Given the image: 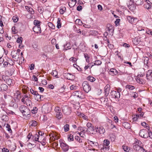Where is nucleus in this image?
<instances>
[{"mask_svg": "<svg viewBox=\"0 0 152 152\" xmlns=\"http://www.w3.org/2000/svg\"><path fill=\"white\" fill-rule=\"evenodd\" d=\"M19 110L22 113L23 116H27L28 117L30 116V110L26 106L23 105H21L19 107Z\"/></svg>", "mask_w": 152, "mask_h": 152, "instance_id": "nucleus-1", "label": "nucleus"}, {"mask_svg": "<svg viewBox=\"0 0 152 152\" xmlns=\"http://www.w3.org/2000/svg\"><path fill=\"white\" fill-rule=\"evenodd\" d=\"M84 91L86 93L88 92L91 89V87L88 82L84 81L82 84Z\"/></svg>", "mask_w": 152, "mask_h": 152, "instance_id": "nucleus-2", "label": "nucleus"}, {"mask_svg": "<svg viewBox=\"0 0 152 152\" xmlns=\"http://www.w3.org/2000/svg\"><path fill=\"white\" fill-rule=\"evenodd\" d=\"M55 111L56 113V118L58 119H61L63 116L61 108L58 107H56L55 109Z\"/></svg>", "mask_w": 152, "mask_h": 152, "instance_id": "nucleus-3", "label": "nucleus"}, {"mask_svg": "<svg viewBox=\"0 0 152 152\" xmlns=\"http://www.w3.org/2000/svg\"><path fill=\"white\" fill-rule=\"evenodd\" d=\"M148 132L145 129H142L139 132V135L141 137L146 138L148 137Z\"/></svg>", "mask_w": 152, "mask_h": 152, "instance_id": "nucleus-4", "label": "nucleus"}, {"mask_svg": "<svg viewBox=\"0 0 152 152\" xmlns=\"http://www.w3.org/2000/svg\"><path fill=\"white\" fill-rule=\"evenodd\" d=\"M110 141L107 139L104 140L103 142L102 149L104 151H108L109 149V145L110 144Z\"/></svg>", "mask_w": 152, "mask_h": 152, "instance_id": "nucleus-5", "label": "nucleus"}, {"mask_svg": "<svg viewBox=\"0 0 152 152\" xmlns=\"http://www.w3.org/2000/svg\"><path fill=\"white\" fill-rule=\"evenodd\" d=\"M110 95L112 98L119 99L120 97V94L115 91H112L110 93Z\"/></svg>", "mask_w": 152, "mask_h": 152, "instance_id": "nucleus-6", "label": "nucleus"}, {"mask_svg": "<svg viewBox=\"0 0 152 152\" xmlns=\"http://www.w3.org/2000/svg\"><path fill=\"white\" fill-rule=\"evenodd\" d=\"M2 78L3 80L5 81L6 83L8 85H11L13 83V80L7 76L3 75L2 76Z\"/></svg>", "mask_w": 152, "mask_h": 152, "instance_id": "nucleus-7", "label": "nucleus"}, {"mask_svg": "<svg viewBox=\"0 0 152 152\" xmlns=\"http://www.w3.org/2000/svg\"><path fill=\"white\" fill-rule=\"evenodd\" d=\"M21 94L20 92L17 91L15 93L14 100L16 102H18L20 101V99L22 97Z\"/></svg>", "mask_w": 152, "mask_h": 152, "instance_id": "nucleus-8", "label": "nucleus"}, {"mask_svg": "<svg viewBox=\"0 0 152 152\" xmlns=\"http://www.w3.org/2000/svg\"><path fill=\"white\" fill-rule=\"evenodd\" d=\"M60 147L64 152H66L69 150V146L65 143L61 142L60 144Z\"/></svg>", "mask_w": 152, "mask_h": 152, "instance_id": "nucleus-9", "label": "nucleus"}, {"mask_svg": "<svg viewBox=\"0 0 152 152\" xmlns=\"http://www.w3.org/2000/svg\"><path fill=\"white\" fill-rule=\"evenodd\" d=\"M30 99V96L28 94H24L22 96V98L21 100V102L23 103H25V102Z\"/></svg>", "mask_w": 152, "mask_h": 152, "instance_id": "nucleus-10", "label": "nucleus"}, {"mask_svg": "<svg viewBox=\"0 0 152 152\" xmlns=\"http://www.w3.org/2000/svg\"><path fill=\"white\" fill-rule=\"evenodd\" d=\"M96 131L100 134H103L105 132V130L103 127L97 126L95 127Z\"/></svg>", "mask_w": 152, "mask_h": 152, "instance_id": "nucleus-11", "label": "nucleus"}, {"mask_svg": "<svg viewBox=\"0 0 152 152\" xmlns=\"http://www.w3.org/2000/svg\"><path fill=\"white\" fill-rule=\"evenodd\" d=\"M73 94L81 99L83 98L82 93L80 91H75L73 93Z\"/></svg>", "mask_w": 152, "mask_h": 152, "instance_id": "nucleus-12", "label": "nucleus"}, {"mask_svg": "<svg viewBox=\"0 0 152 152\" xmlns=\"http://www.w3.org/2000/svg\"><path fill=\"white\" fill-rule=\"evenodd\" d=\"M110 89V86L107 84L104 88V91L105 93V96H107L109 94V91Z\"/></svg>", "mask_w": 152, "mask_h": 152, "instance_id": "nucleus-13", "label": "nucleus"}, {"mask_svg": "<svg viewBox=\"0 0 152 152\" xmlns=\"http://www.w3.org/2000/svg\"><path fill=\"white\" fill-rule=\"evenodd\" d=\"M65 77L67 79L70 80H73L75 78V76L69 73L65 74Z\"/></svg>", "mask_w": 152, "mask_h": 152, "instance_id": "nucleus-14", "label": "nucleus"}, {"mask_svg": "<svg viewBox=\"0 0 152 152\" xmlns=\"http://www.w3.org/2000/svg\"><path fill=\"white\" fill-rule=\"evenodd\" d=\"M108 72L110 75L112 76L116 75L118 73V72L114 68L111 69H110Z\"/></svg>", "mask_w": 152, "mask_h": 152, "instance_id": "nucleus-15", "label": "nucleus"}, {"mask_svg": "<svg viewBox=\"0 0 152 152\" xmlns=\"http://www.w3.org/2000/svg\"><path fill=\"white\" fill-rule=\"evenodd\" d=\"M88 142L90 145H91L93 148H95L98 145V143L96 142H93L91 140H88Z\"/></svg>", "mask_w": 152, "mask_h": 152, "instance_id": "nucleus-16", "label": "nucleus"}, {"mask_svg": "<svg viewBox=\"0 0 152 152\" xmlns=\"http://www.w3.org/2000/svg\"><path fill=\"white\" fill-rule=\"evenodd\" d=\"M33 31L37 33H41V30L40 26H35L33 28Z\"/></svg>", "mask_w": 152, "mask_h": 152, "instance_id": "nucleus-17", "label": "nucleus"}, {"mask_svg": "<svg viewBox=\"0 0 152 152\" xmlns=\"http://www.w3.org/2000/svg\"><path fill=\"white\" fill-rule=\"evenodd\" d=\"M141 41V39L140 37H135L133 40V42L134 44L137 45Z\"/></svg>", "mask_w": 152, "mask_h": 152, "instance_id": "nucleus-18", "label": "nucleus"}, {"mask_svg": "<svg viewBox=\"0 0 152 152\" xmlns=\"http://www.w3.org/2000/svg\"><path fill=\"white\" fill-rule=\"evenodd\" d=\"M152 71L149 70L147 72L146 74V77L147 80H150L152 78Z\"/></svg>", "mask_w": 152, "mask_h": 152, "instance_id": "nucleus-19", "label": "nucleus"}, {"mask_svg": "<svg viewBox=\"0 0 152 152\" xmlns=\"http://www.w3.org/2000/svg\"><path fill=\"white\" fill-rule=\"evenodd\" d=\"M142 145H133V149L137 151H140L142 148Z\"/></svg>", "mask_w": 152, "mask_h": 152, "instance_id": "nucleus-20", "label": "nucleus"}, {"mask_svg": "<svg viewBox=\"0 0 152 152\" xmlns=\"http://www.w3.org/2000/svg\"><path fill=\"white\" fill-rule=\"evenodd\" d=\"M42 108L45 113H48L50 111V110L48 109L49 107L47 105H43Z\"/></svg>", "mask_w": 152, "mask_h": 152, "instance_id": "nucleus-21", "label": "nucleus"}, {"mask_svg": "<svg viewBox=\"0 0 152 152\" xmlns=\"http://www.w3.org/2000/svg\"><path fill=\"white\" fill-rule=\"evenodd\" d=\"M62 111L65 113H69L70 110V108L67 106H65L62 108Z\"/></svg>", "mask_w": 152, "mask_h": 152, "instance_id": "nucleus-22", "label": "nucleus"}, {"mask_svg": "<svg viewBox=\"0 0 152 152\" xmlns=\"http://www.w3.org/2000/svg\"><path fill=\"white\" fill-rule=\"evenodd\" d=\"M77 115L79 117L83 118L85 120H88V117L83 113L78 112L77 113Z\"/></svg>", "mask_w": 152, "mask_h": 152, "instance_id": "nucleus-23", "label": "nucleus"}, {"mask_svg": "<svg viewBox=\"0 0 152 152\" xmlns=\"http://www.w3.org/2000/svg\"><path fill=\"white\" fill-rule=\"evenodd\" d=\"M76 3V0H71L69 2L68 4L70 7H72L75 5Z\"/></svg>", "mask_w": 152, "mask_h": 152, "instance_id": "nucleus-24", "label": "nucleus"}, {"mask_svg": "<svg viewBox=\"0 0 152 152\" xmlns=\"http://www.w3.org/2000/svg\"><path fill=\"white\" fill-rule=\"evenodd\" d=\"M41 97H43V96L40 95L37 93V94L35 95V98L36 100H37L38 101L42 100V99L41 98Z\"/></svg>", "mask_w": 152, "mask_h": 152, "instance_id": "nucleus-25", "label": "nucleus"}, {"mask_svg": "<svg viewBox=\"0 0 152 152\" xmlns=\"http://www.w3.org/2000/svg\"><path fill=\"white\" fill-rule=\"evenodd\" d=\"M29 124L32 126H35L37 125V123L35 121L32 120L30 122Z\"/></svg>", "mask_w": 152, "mask_h": 152, "instance_id": "nucleus-26", "label": "nucleus"}, {"mask_svg": "<svg viewBox=\"0 0 152 152\" xmlns=\"http://www.w3.org/2000/svg\"><path fill=\"white\" fill-rule=\"evenodd\" d=\"M1 91H5L8 88L7 86L4 84H2L1 85Z\"/></svg>", "mask_w": 152, "mask_h": 152, "instance_id": "nucleus-27", "label": "nucleus"}, {"mask_svg": "<svg viewBox=\"0 0 152 152\" xmlns=\"http://www.w3.org/2000/svg\"><path fill=\"white\" fill-rule=\"evenodd\" d=\"M146 1H147V3L145 4L144 5V7L145 8L148 9H149L151 8V6L150 5V4L148 3V2H150L149 1H148L147 0H146Z\"/></svg>", "mask_w": 152, "mask_h": 152, "instance_id": "nucleus-28", "label": "nucleus"}, {"mask_svg": "<svg viewBox=\"0 0 152 152\" xmlns=\"http://www.w3.org/2000/svg\"><path fill=\"white\" fill-rule=\"evenodd\" d=\"M126 88L128 90H132L135 89V87L134 86L131 85H127L126 86Z\"/></svg>", "mask_w": 152, "mask_h": 152, "instance_id": "nucleus-29", "label": "nucleus"}, {"mask_svg": "<svg viewBox=\"0 0 152 152\" xmlns=\"http://www.w3.org/2000/svg\"><path fill=\"white\" fill-rule=\"evenodd\" d=\"M24 104H26L27 106H29L30 107H31L32 105V102L30 100V99L29 100H27V101L25 102V103H23Z\"/></svg>", "mask_w": 152, "mask_h": 152, "instance_id": "nucleus-30", "label": "nucleus"}, {"mask_svg": "<svg viewBox=\"0 0 152 152\" xmlns=\"http://www.w3.org/2000/svg\"><path fill=\"white\" fill-rule=\"evenodd\" d=\"M51 74L54 77L56 78H58V72L57 71L55 70H53Z\"/></svg>", "mask_w": 152, "mask_h": 152, "instance_id": "nucleus-31", "label": "nucleus"}, {"mask_svg": "<svg viewBox=\"0 0 152 152\" xmlns=\"http://www.w3.org/2000/svg\"><path fill=\"white\" fill-rule=\"evenodd\" d=\"M68 140L69 141H72L74 140V137L72 135L69 134L68 135L67 138Z\"/></svg>", "mask_w": 152, "mask_h": 152, "instance_id": "nucleus-32", "label": "nucleus"}, {"mask_svg": "<svg viewBox=\"0 0 152 152\" xmlns=\"http://www.w3.org/2000/svg\"><path fill=\"white\" fill-rule=\"evenodd\" d=\"M87 80L91 82H93L95 80V79L92 76H89L87 77Z\"/></svg>", "mask_w": 152, "mask_h": 152, "instance_id": "nucleus-33", "label": "nucleus"}, {"mask_svg": "<svg viewBox=\"0 0 152 152\" xmlns=\"http://www.w3.org/2000/svg\"><path fill=\"white\" fill-rule=\"evenodd\" d=\"M37 108L36 107H34L33 109L31 110V111L32 114H34L37 112Z\"/></svg>", "mask_w": 152, "mask_h": 152, "instance_id": "nucleus-34", "label": "nucleus"}, {"mask_svg": "<svg viewBox=\"0 0 152 152\" xmlns=\"http://www.w3.org/2000/svg\"><path fill=\"white\" fill-rule=\"evenodd\" d=\"M64 129L65 132L69 131V125L68 124H65L64 126Z\"/></svg>", "mask_w": 152, "mask_h": 152, "instance_id": "nucleus-35", "label": "nucleus"}, {"mask_svg": "<svg viewBox=\"0 0 152 152\" xmlns=\"http://www.w3.org/2000/svg\"><path fill=\"white\" fill-rule=\"evenodd\" d=\"M144 114V113L143 112H142L140 113V114H136V115L137 116V118L138 119H140L142 118L143 117V115Z\"/></svg>", "mask_w": 152, "mask_h": 152, "instance_id": "nucleus-36", "label": "nucleus"}, {"mask_svg": "<svg viewBox=\"0 0 152 152\" xmlns=\"http://www.w3.org/2000/svg\"><path fill=\"white\" fill-rule=\"evenodd\" d=\"M133 145H142V143L141 141H139L137 139H135L134 143Z\"/></svg>", "mask_w": 152, "mask_h": 152, "instance_id": "nucleus-37", "label": "nucleus"}, {"mask_svg": "<svg viewBox=\"0 0 152 152\" xmlns=\"http://www.w3.org/2000/svg\"><path fill=\"white\" fill-rule=\"evenodd\" d=\"M122 147L123 148L125 151L126 152H129L130 149L128 147L125 146L124 145H123Z\"/></svg>", "mask_w": 152, "mask_h": 152, "instance_id": "nucleus-38", "label": "nucleus"}, {"mask_svg": "<svg viewBox=\"0 0 152 152\" xmlns=\"http://www.w3.org/2000/svg\"><path fill=\"white\" fill-rule=\"evenodd\" d=\"M66 11V8L65 7H63L60 9L59 12L61 14H63Z\"/></svg>", "mask_w": 152, "mask_h": 152, "instance_id": "nucleus-39", "label": "nucleus"}, {"mask_svg": "<svg viewBox=\"0 0 152 152\" xmlns=\"http://www.w3.org/2000/svg\"><path fill=\"white\" fill-rule=\"evenodd\" d=\"M57 23V27L58 28H59L61 27V20L60 18H58V19Z\"/></svg>", "mask_w": 152, "mask_h": 152, "instance_id": "nucleus-40", "label": "nucleus"}, {"mask_svg": "<svg viewBox=\"0 0 152 152\" xmlns=\"http://www.w3.org/2000/svg\"><path fill=\"white\" fill-rule=\"evenodd\" d=\"M75 22L76 24H77L80 25H82L83 24L81 20L79 19H76Z\"/></svg>", "mask_w": 152, "mask_h": 152, "instance_id": "nucleus-41", "label": "nucleus"}, {"mask_svg": "<svg viewBox=\"0 0 152 152\" xmlns=\"http://www.w3.org/2000/svg\"><path fill=\"white\" fill-rule=\"evenodd\" d=\"M84 131L85 130L81 131L80 132H77L81 137H84L85 136L84 134Z\"/></svg>", "mask_w": 152, "mask_h": 152, "instance_id": "nucleus-42", "label": "nucleus"}, {"mask_svg": "<svg viewBox=\"0 0 152 152\" xmlns=\"http://www.w3.org/2000/svg\"><path fill=\"white\" fill-rule=\"evenodd\" d=\"M136 81L137 83H140V84H142V79H140L139 77H136Z\"/></svg>", "mask_w": 152, "mask_h": 152, "instance_id": "nucleus-43", "label": "nucleus"}, {"mask_svg": "<svg viewBox=\"0 0 152 152\" xmlns=\"http://www.w3.org/2000/svg\"><path fill=\"white\" fill-rule=\"evenodd\" d=\"M102 64V62L100 60H96L95 61L94 63V65H100Z\"/></svg>", "mask_w": 152, "mask_h": 152, "instance_id": "nucleus-44", "label": "nucleus"}, {"mask_svg": "<svg viewBox=\"0 0 152 152\" xmlns=\"http://www.w3.org/2000/svg\"><path fill=\"white\" fill-rule=\"evenodd\" d=\"M48 26L50 28H51L52 29H54L55 28V26L51 22H49L48 23Z\"/></svg>", "mask_w": 152, "mask_h": 152, "instance_id": "nucleus-45", "label": "nucleus"}, {"mask_svg": "<svg viewBox=\"0 0 152 152\" xmlns=\"http://www.w3.org/2000/svg\"><path fill=\"white\" fill-rule=\"evenodd\" d=\"M34 24L35 25V26H40V22L39 21L35 20L34 21Z\"/></svg>", "mask_w": 152, "mask_h": 152, "instance_id": "nucleus-46", "label": "nucleus"}, {"mask_svg": "<svg viewBox=\"0 0 152 152\" xmlns=\"http://www.w3.org/2000/svg\"><path fill=\"white\" fill-rule=\"evenodd\" d=\"M141 125L145 127L147 129H148L149 128V126H148V124H147L145 122H143L141 123Z\"/></svg>", "mask_w": 152, "mask_h": 152, "instance_id": "nucleus-47", "label": "nucleus"}, {"mask_svg": "<svg viewBox=\"0 0 152 152\" xmlns=\"http://www.w3.org/2000/svg\"><path fill=\"white\" fill-rule=\"evenodd\" d=\"M75 139L78 142L80 143L82 142V140L78 136H75Z\"/></svg>", "mask_w": 152, "mask_h": 152, "instance_id": "nucleus-48", "label": "nucleus"}, {"mask_svg": "<svg viewBox=\"0 0 152 152\" xmlns=\"http://www.w3.org/2000/svg\"><path fill=\"white\" fill-rule=\"evenodd\" d=\"M1 151L2 152H9V150L6 148H0V151Z\"/></svg>", "mask_w": 152, "mask_h": 152, "instance_id": "nucleus-49", "label": "nucleus"}, {"mask_svg": "<svg viewBox=\"0 0 152 152\" xmlns=\"http://www.w3.org/2000/svg\"><path fill=\"white\" fill-rule=\"evenodd\" d=\"M1 119L3 121H6L7 120L8 118V116L6 115H3L1 116Z\"/></svg>", "mask_w": 152, "mask_h": 152, "instance_id": "nucleus-50", "label": "nucleus"}, {"mask_svg": "<svg viewBox=\"0 0 152 152\" xmlns=\"http://www.w3.org/2000/svg\"><path fill=\"white\" fill-rule=\"evenodd\" d=\"M136 4L137 5H141L142 4V0H135Z\"/></svg>", "mask_w": 152, "mask_h": 152, "instance_id": "nucleus-51", "label": "nucleus"}, {"mask_svg": "<svg viewBox=\"0 0 152 152\" xmlns=\"http://www.w3.org/2000/svg\"><path fill=\"white\" fill-rule=\"evenodd\" d=\"M77 59L76 58H70L69 59V60L72 61L73 63H75L76 62Z\"/></svg>", "mask_w": 152, "mask_h": 152, "instance_id": "nucleus-52", "label": "nucleus"}, {"mask_svg": "<svg viewBox=\"0 0 152 152\" xmlns=\"http://www.w3.org/2000/svg\"><path fill=\"white\" fill-rule=\"evenodd\" d=\"M6 128H7V130L10 132L11 133L12 132V130L11 129L10 126V125L7 124L6 126Z\"/></svg>", "mask_w": 152, "mask_h": 152, "instance_id": "nucleus-53", "label": "nucleus"}, {"mask_svg": "<svg viewBox=\"0 0 152 152\" xmlns=\"http://www.w3.org/2000/svg\"><path fill=\"white\" fill-rule=\"evenodd\" d=\"M17 42L19 43H21L22 42V38L21 37H18L17 39Z\"/></svg>", "mask_w": 152, "mask_h": 152, "instance_id": "nucleus-54", "label": "nucleus"}, {"mask_svg": "<svg viewBox=\"0 0 152 152\" xmlns=\"http://www.w3.org/2000/svg\"><path fill=\"white\" fill-rule=\"evenodd\" d=\"M18 18L16 16H14L12 18V20L14 22H17L18 20Z\"/></svg>", "mask_w": 152, "mask_h": 152, "instance_id": "nucleus-55", "label": "nucleus"}, {"mask_svg": "<svg viewBox=\"0 0 152 152\" xmlns=\"http://www.w3.org/2000/svg\"><path fill=\"white\" fill-rule=\"evenodd\" d=\"M6 113L8 115H14L15 114V113L11 110H8Z\"/></svg>", "mask_w": 152, "mask_h": 152, "instance_id": "nucleus-56", "label": "nucleus"}, {"mask_svg": "<svg viewBox=\"0 0 152 152\" xmlns=\"http://www.w3.org/2000/svg\"><path fill=\"white\" fill-rule=\"evenodd\" d=\"M31 93L35 95L37 94L38 92L37 91H34L33 89H31L30 90Z\"/></svg>", "mask_w": 152, "mask_h": 152, "instance_id": "nucleus-57", "label": "nucleus"}, {"mask_svg": "<svg viewBox=\"0 0 152 152\" xmlns=\"http://www.w3.org/2000/svg\"><path fill=\"white\" fill-rule=\"evenodd\" d=\"M120 21V19H117L116 20L115 22V24L116 26H118L119 25V22Z\"/></svg>", "mask_w": 152, "mask_h": 152, "instance_id": "nucleus-58", "label": "nucleus"}, {"mask_svg": "<svg viewBox=\"0 0 152 152\" xmlns=\"http://www.w3.org/2000/svg\"><path fill=\"white\" fill-rule=\"evenodd\" d=\"M39 134H36L34 138L35 141L39 142Z\"/></svg>", "mask_w": 152, "mask_h": 152, "instance_id": "nucleus-59", "label": "nucleus"}, {"mask_svg": "<svg viewBox=\"0 0 152 152\" xmlns=\"http://www.w3.org/2000/svg\"><path fill=\"white\" fill-rule=\"evenodd\" d=\"M77 87L74 85H72L70 86V89L71 90H75L77 89Z\"/></svg>", "mask_w": 152, "mask_h": 152, "instance_id": "nucleus-60", "label": "nucleus"}, {"mask_svg": "<svg viewBox=\"0 0 152 152\" xmlns=\"http://www.w3.org/2000/svg\"><path fill=\"white\" fill-rule=\"evenodd\" d=\"M28 11L31 14H33L34 13V12L33 11V9L31 7H29V8Z\"/></svg>", "mask_w": 152, "mask_h": 152, "instance_id": "nucleus-61", "label": "nucleus"}, {"mask_svg": "<svg viewBox=\"0 0 152 152\" xmlns=\"http://www.w3.org/2000/svg\"><path fill=\"white\" fill-rule=\"evenodd\" d=\"M35 67L34 64H31L30 65V66H29L30 69V70H33L34 69Z\"/></svg>", "mask_w": 152, "mask_h": 152, "instance_id": "nucleus-62", "label": "nucleus"}, {"mask_svg": "<svg viewBox=\"0 0 152 152\" xmlns=\"http://www.w3.org/2000/svg\"><path fill=\"white\" fill-rule=\"evenodd\" d=\"M32 79L35 81H38L37 78L35 75H33L32 77Z\"/></svg>", "mask_w": 152, "mask_h": 152, "instance_id": "nucleus-63", "label": "nucleus"}, {"mask_svg": "<svg viewBox=\"0 0 152 152\" xmlns=\"http://www.w3.org/2000/svg\"><path fill=\"white\" fill-rule=\"evenodd\" d=\"M12 29L13 32H14V34H16L17 33V31L15 29V26L13 27L12 28Z\"/></svg>", "mask_w": 152, "mask_h": 152, "instance_id": "nucleus-64", "label": "nucleus"}]
</instances>
